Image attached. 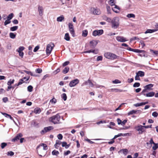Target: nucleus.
Returning a JSON list of instances; mask_svg holds the SVG:
<instances>
[{
	"label": "nucleus",
	"instance_id": "f257e3e1",
	"mask_svg": "<svg viewBox=\"0 0 158 158\" xmlns=\"http://www.w3.org/2000/svg\"><path fill=\"white\" fill-rule=\"evenodd\" d=\"M60 119L61 117L59 114H58L50 117L49 118V121L54 124H59L61 123Z\"/></svg>",
	"mask_w": 158,
	"mask_h": 158
},
{
	"label": "nucleus",
	"instance_id": "f03ea898",
	"mask_svg": "<svg viewBox=\"0 0 158 158\" xmlns=\"http://www.w3.org/2000/svg\"><path fill=\"white\" fill-rule=\"evenodd\" d=\"M111 27L114 29L117 28L119 26V18L117 17L114 18L111 20Z\"/></svg>",
	"mask_w": 158,
	"mask_h": 158
},
{
	"label": "nucleus",
	"instance_id": "7ed1b4c3",
	"mask_svg": "<svg viewBox=\"0 0 158 158\" xmlns=\"http://www.w3.org/2000/svg\"><path fill=\"white\" fill-rule=\"evenodd\" d=\"M54 46L53 43H52L48 44L46 48V54L48 55H49Z\"/></svg>",
	"mask_w": 158,
	"mask_h": 158
},
{
	"label": "nucleus",
	"instance_id": "20e7f679",
	"mask_svg": "<svg viewBox=\"0 0 158 158\" xmlns=\"http://www.w3.org/2000/svg\"><path fill=\"white\" fill-rule=\"evenodd\" d=\"M135 129L136 131L139 132V134H142L145 131L143 126L141 125L135 126Z\"/></svg>",
	"mask_w": 158,
	"mask_h": 158
},
{
	"label": "nucleus",
	"instance_id": "39448f33",
	"mask_svg": "<svg viewBox=\"0 0 158 158\" xmlns=\"http://www.w3.org/2000/svg\"><path fill=\"white\" fill-rule=\"evenodd\" d=\"M53 129V127L52 126L45 127L44 128V129L41 131L40 133L42 135H44L46 133L49 132Z\"/></svg>",
	"mask_w": 158,
	"mask_h": 158
},
{
	"label": "nucleus",
	"instance_id": "423d86ee",
	"mask_svg": "<svg viewBox=\"0 0 158 158\" xmlns=\"http://www.w3.org/2000/svg\"><path fill=\"white\" fill-rule=\"evenodd\" d=\"M79 82V80L77 79H76L70 81L69 85L70 87L75 86Z\"/></svg>",
	"mask_w": 158,
	"mask_h": 158
},
{
	"label": "nucleus",
	"instance_id": "0eeeda50",
	"mask_svg": "<svg viewBox=\"0 0 158 158\" xmlns=\"http://www.w3.org/2000/svg\"><path fill=\"white\" fill-rule=\"evenodd\" d=\"M103 33V31L102 29L95 30L93 32V35L94 36L97 35H100Z\"/></svg>",
	"mask_w": 158,
	"mask_h": 158
},
{
	"label": "nucleus",
	"instance_id": "6e6552de",
	"mask_svg": "<svg viewBox=\"0 0 158 158\" xmlns=\"http://www.w3.org/2000/svg\"><path fill=\"white\" fill-rule=\"evenodd\" d=\"M116 39L118 42H124L127 40L124 37L120 36H117L116 38Z\"/></svg>",
	"mask_w": 158,
	"mask_h": 158
},
{
	"label": "nucleus",
	"instance_id": "1a4fd4ad",
	"mask_svg": "<svg viewBox=\"0 0 158 158\" xmlns=\"http://www.w3.org/2000/svg\"><path fill=\"white\" fill-rule=\"evenodd\" d=\"M92 11L94 15H99L101 13L100 10L97 8H93L92 9Z\"/></svg>",
	"mask_w": 158,
	"mask_h": 158
},
{
	"label": "nucleus",
	"instance_id": "9d476101",
	"mask_svg": "<svg viewBox=\"0 0 158 158\" xmlns=\"http://www.w3.org/2000/svg\"><path fill=\"white\" fill-rule=\"evenodd\" d=\"M98 43V41L95 40H93L90 42V47L91 48H94Z\"/></svg>",
	"mask_w": 158,
	"mask_h": 158
},
{
	"label": "nucleus",
	"instance_id": "9b49d317",
	"mask_svg": "<svg viewBox=\"0 0 158 158\" xmlns=\"http://www.w3.org/2000/svg\"><path fill=\"white\" fill-rule=\"evenodd\" d=\"M89 85L91 87H93L94 86L93 84L91 82L90 80L89 79L88 80L85 81V82L83 83L82 84L81 86H83L85 85Z\"/></svg>",
	"mask_w": 158,
	"mask_h": 158
},
{
	"label": "nucleus",
	"instance_id": "f8f14e48",
	"mask_svg": "<svg viewBox=\"0 0 158 158\" xmlns=\"http://www.w3.org/2000/svg\"><path fill=\"white\" fill-rule=\"evenodd\" d=\"M23 136V135L22 133H20L18 134L15 137L14 139H12V142H15L19 140L20 138Z\"/></svg>",
	"mask_w": 158,
	"mask_h": 158
},
{
	"label": "nucleus",
	"instance_id": "ddd939ff",
	"mask_svg": "<svg viewBox=\"0 0 158 158\" xmlns=\"http://www.w3.org/2000/svg\"><path fill=\"white\" fill-rule=\"evenodd\" d=\"M38 11L39 12V15L41 16L43 15V9L41 6H39L38 7Z\"/></svg>",
	"mask_w": 158,
	"mask_h": 158
},
{
	"label": "nucleus",
	"instance_id": "4468645a",
	"mask_svg": "<svg viewBox=\"0 0 158 158\" xmlns=\"http://www.w3.org/2000/svg\"><path fill=\"white\" fill-rule=\"evenodd\" d=\"M157 29H147L146 31L144 32L145 34H147L148 33H153L154 32L156 31H158Z\"/></svg>",
	"mask_w": 158,
	"mask_h": 158
},
{
	"label": "nucleus",
	"instance_id": "2eb2a0df",
	"mask_svg": "<svg viewBox=\"0 0 158 158\" xmlns=\"http://www.w3.org/2000/svg\"><path fill=\"white\" fill-rule=\"evenodd\" d=\"M132 52L136 53H143V55L144 56V53L145 52L144 50H140L138 49H133V50H132Z\"/></svg>",
	"mask_w": 158,
	"mask_h": 158
},
{
	"label": "nucleus",
	"instance_id": "dca6fc26",
	"mask_svg": "<svg viewBox=\"0 0 158 158\" xmlns=\"http://www.w3.org/2000/svg\"><path fill=\"white\" fill-rule=\"evenodd\" d=\"M40 146H43V149L44 150H46L48 149V147L47 145L44 143H42L40 144L39 145H38L37 147V149H38L39 148Z\"/></svg>",
	"mask_w": 158,
	"mask_h": 158
},
{
	"label": "nucleus",
	"instance_id": "f3484780",
	"mask_svg": "<svg viewBox=\"0 0 158 158\" xmlns=\"http://www.w3.org/2000/svg\"><path fill=\"white\" fill-rule=\"evenodd\" d=\"M155 94V93L152 91L146 94L145 96L147 97H152Z\"/></svg>",
	"mask_w": 158,
	"mask_h": 158
},
{
	"label": "nucleus",
	"instance_id": "a211bd4d",
	"mask_svg": "<svg viewBox=\"0 0 158 158\" xmlns=\"http://www.w3.org/2000/svg\"><path fill=\"white\" fill-rule=\"evenodd\" d=\"M153 85L152 84H150L144 86V88H146L148 90L152 89L151 88L153 87Z\"/></svg>",
	"mask_w": 158,
	"mask_h": 158
},
{
	"label": "nucleus",
	"instance_id": "6ab92c4d",
	"mask_svg": "<svg viewBox=\"0 0 158 158\" xmlns=\"http://www.w3.org/2000/svg\"><path fill=\"white\" fill-rule=\"evenodd\" d=\"M62 147H64L66 149H67L70 146V144H67L66 142H62Z\"/></svg>",
	"mask_w": 158,
	"mask_h": 158
},
{
	"label": "nucleus",
	"instance_id": "aec40b11",
	"mask_svg": "<svg viewBox=\"0 0 158 158\" xmlns=\"http://www.w3.org/2000/svg\"><path fill=\"white\" fill-rule=\"evenodd\" d=\"M111 55H110L111 58L110 59L112 60H114L116 59H119V56H117L115 54L111 53Z\"/></svg>",
	"mask_w": 158,
	"mask_h": 158
},
{
	"label": "nucleus",
	"instance_id": "412c9836",
	"mask_svg": "<svg viewBox=\"0 0 158 158\" xmlns=\"http://www.w3.org/2000/svg\"><path fill=\"white\" fill-rule=\"evenodd\" d=\"M1 114L4 115L5 117L7 118H10L11 120H13V118L10 115V114H9L7 113H3V112H1Z\"/></svg>",
	"mask_w": 158,
	"mask_h": 158
},
{
	"label": "nucleus",
	"instance_id": "4be33fe9",
	"mask_svg": "<svg viewBox=\"0 0 158 158\" xmlns=\"http://www.w3.org/2000/svg\"><path fill=\"white\" fill-rule=\"evenodd\" d=\"M64 39L67 41H69L70 40V37L68 33H67L65 34Z\"/></svg>",
	"mask_w": 158,
	"mask_h": 158
},
{
	"label": "nucleus",
	"instance_id": "5701e85b",
	"mask_svg": "<svg viewBox=\"0 0 158 158\" xmlns=\"http://www.w3.org/2000/svg\"><path fill=\"white\" fill-rule=\"evenodd\" d=\"M139 110H132L130 111L128 113V115H130L133 114H136L138 112H139Z\"/></svg>",
	"mask_w": 158,
	"mask_h": 158
},
{
	"label": "nucleus",
	"instance_id": "b1692460",
	"mask_svg": "<svg viewBox=\"0 0 158 158\" xmlns=\"http://www.w3.org/2000/svg\"><path fill=\"white\" fill-rule=\"evenodd\" d=\"M136 74L140 77H143L144 76V73L142 71H139L136 73Z\"/></svg>",
	"mask_w": 158,
	"mask_h": 158
},
{
	"label": "nucleus",
	"instance_id": "393cba45",
	"mask_svg": "<svg viewBox=\"0 0 158 158\" xmlns=\"http://www.w3.org/2000/svg\"><path fill=\"white\" fill-rule=\"evenodd\" d=\"M69 70V67L67 66L65 67L64 69L62 71V73L64 74L67 73Z\"/></svg>",
	"mask_w": 158,
	"mask_h": 158
},
{
	"label": "nucleus",
	"instance_id": "a878e982",
	"mask_svg": "<svg viewBox=\"0 0 158 158\" xmlns=\"http://www.w3.org/2000/svg\"><path fill=\"white\" fill-rule=\"evenodd\" d=\"M69 32L72 35V36L73 37H74L75 36V32L74 29V28H72L71 29H69Z\"/></svg>",
	"mask_w": 158,
	"mask_h": 158
},
{
	"label": "nucleus",
	"instance_id": "bb28decb",
	"mask_svg": "<svg viewBox=\"0 0 158 158\" xmlns=\"http://www.w3.org/2000/svg\"><path fill=\"white\" fill-rule=\"evenodd\" d=\"M41 111V109L39 108H36L34 110V112L36 114H39Z\"/></svg>",
	"mask_w": 158,
	"mask_h": 158
},
{
	"label": "nucleus",
	"instance_id": "cd10ccee",
	"mask_svg": "<svg viewBox=\"0 0 158 158\" xmlns=\"http://www.w3.org/2000/svg\"><path fill=\"white\" fill-rule=\"evenodd\" d=\"M111 53L110 52L106 53L104 54V56L105 57L108 59H110L111 57L110 55H111Z\"/></svg>",
	"mask_w": 158,
	"mask_h": 158
},
{
	"label": "nucleus",
	"instance_id": "c85d7f7f",
	"mask_svg": "<svg viewBox=\"0 0 158 158\" xmlns=\"http://www.w3.org/2000/svg\"><path fill=\"white\" fill-rule=\"evenodd\" d=\"M88 34V31L87 30H85L83 31L82 33V36L84 37H86Z\"/></svg>",
	"mask_w": 158,
	"mask_h": 158
},
{
	"label": "nucleus",
	"instance_id": "c756f323",
	"mask_svg": "<svg viewBox=\"0 0 158 158\" xmlns=\"http://www.w3.org/2000/svg\"><path fill=\"white\" fill-rule=\"evenodd\" d=\"M23 71L24 72H25L26 73H27L28 74L30 75L31 76H36V75H35V74H33V73H32V72H31L30 71H27V70H24Z\"/></svg>",
	"mask_w": 158,
	"mask_h": 158
},
{
	"label": "nucleus",
	"instance_id": "7c9ffc66",
	"mask_svg": "<svg viewBox=\"0 0 158 158\" xmlns=\"http://www.w3.org/2000/svg\"><path fill=\"white\" fill-rule=\"evenodd\" d=\"M18 26H14L11 27L10 28V31H16L18 29Z\"/></svg>",
	"mask_w": 158,
	"mask_h": 158
},
{
	"label": "nucleus",
	"instance_id": "2f4dec72",
	"mask_svg": "<svg viewBox=\"0 0 158 158\" xmlns=\"http://www.w3.org/2000/svg\"><path fill=\"white\" fill-rule=\"evenodd\" d=\"M64 19V16L61 15L60 17H57V21L61 22Z\"/></svg>",
	"mask_w": 158,
	"mask_h": 158
},
{
	"label": "nucleus",
	"instance_id": "473e14b6",
	"mask_svg": "<svg viewBox=\"0 0 158 158\" xmlns=\"http://www.w3.org/2000/svg\"><path fill=\"white\" fill-rule=\"evenodd\" d=\"M120 151L121 152H123V154L125 155H126L128 153V150L127 149H121L120 150Z\"/></svg>",
	"mask_w": 158,
	"mask_h": 158
},
{
	"label": "nucleus",
	"instance_id": "72a5a7b5",
	"mask_svg": "<svg viewBox=\"0 0 158 158\" xmlns=\"http://www.w3.org/2000/svg\"><path fill=\"white\" fill-rule=\"evenodd\" d=\"M10 37L12 39H14L16 36V34L12 32H10L9 34Z\"/></svg>",
	"mask_w": 158,
	"mask_h": 158
},
{
	"label": "nucleus",
	"instance_id": "f704fd0d",
	"mask_svg": "<svg viewBox=\"0 0 158 158\" xmlns=\"http://www.w3.org/2000/svg\"><path fill=\"white\" fill-rule=\"evenodd\" d=\"M61 98L64 101H66L67 99V96L65 93H63L61 95Z\"/></svg>",
	"mask_w": 158,
	"mask_h": 158
},
{
	"label": "nucleus",
	"instance_id": "c9c22d12",
	"mask_svg": "<svg viewBox=\"0 0 158 158\" xmlns=\"http://www.w3.org/2000/svg\"><path fill=\"white\" fill-rule=\"evenodd\" d=\"M127 17L128 18H135V15L134 14H129L127 15Z\"/></svg>",
	"mask_w": 158,
	"mask_h": 158
},
{
	"label": "nucleus",
	"instance_id": "e433bc0d",
	"mask_svg": "<svg viewBox=\"0 0 158 158\" xmlns=\"http://www.w3.org/2000/svg\"><path fill=\"white\" fill-rule=\"evenodd\" d=\"M52 154L53 155L57 156L59 154V152L58 151L54 150L52 152Z\"/></svg>",
	"mask_w": 158,
	"mask_h": 158
},
{
	"label": "nucleus",
	"instance_id": "4c0bfd02",
	"mask_svg": "<svg viewBox=\"0 0 158 158\" xmlns=\"http://www.w3.org/2000/svg\"><path fill=\"white\" fill-rule=\"evenodd\" d=\"M15 81V80L14 79H12L11 80L10 79L7 83V84L8 85H10L12 84H13L14 83Z\"/></svg>",
	"mask_w": 158,
	"mask_h": 158
},
{
	"label": "nucleus",
	"instance_id": "58836bf2",
	"mask_svg": "<svg viewBox=\"0 0 158 158\" xmlns=\"http://www.w3.org/2000/svg\"><path fill=\"white\" fill-rule=\"evenodd\" d=\"M148 89H146V88H144L142 91L141 92V94L144 96H145L146 94H145V93L148 92Z\"/></svg>",
	"mask_w": 158,
	"mask_h": 158
},
{
	"label": "nucleus",
	"instance_id": "ea45409f",
	"mask_svg": "<svg viewBox=\"0 0 158 158\" xmlns=\"http://www.w3.org/2000/svg\"><path fill=\"white\" fill-rule=\"evenodd\" d=\"M106 10L108 14H111V9L110 7L109 6H106Z\"/></svg>",
	"mask_w": 158,
	"mask_h": 158
},
{
	"label": "nucleus",
	"instance_id": "a19ab883",
	"mask_svg": "<svg viewBox=\"0 0 158 158\" xmlns=\"http://www.w3.org/2000/svg\"><path fill=\"white\" fill-rule=\"evenodd\" d=\"M154 144V146L152 147V149L154 150H156L158 148V143H155Z\"/></svg>",
	"mask_w": 158,
	"mask_h": 158
},
{
	"label": "nucleus",
	"instance_id": "79ce46f5",
	"mask_svg": "<svg viewBox=\"0 0 158 158\" xmlns=\"http://www.w3.org/2000/svg\"><path fill=\"white\" fill-rule=\"evenodd\" d=\"M33 87L31 85L28 86L27 88V90L29 92H32L33 90Z\"/></svg>",
	"mask_w": 158,
	"mask_h": 158
},
{
	"label": "nucleus",
	"instance_id": "37998d69",
	"mask_svg": "<svg viewBox=\"0 0 158 158\" xmlns=\"http://www.w3.org/2000/svg\"><path fill=\"white\" fill-rule=\"evenodd\" d=\"M24 49V48L23 47L21 46L18 49H17L16 51L19 52H22V51Z\"/></svg>",
	"mask_w": 158,
	"mask_h": 158
},
{
	"label": "nucleus",
	"instance_id": "c03bdc74",
	"mask_svg": "<svg viewBox=\"0 0 158 158\" xmlns=\"http://www.w3.org/2000/svg\"><path fill=\"white\" fill-rule=\"evenodd\" d=\"M30 77H28L27 78L26 77H24L23 78L21 79L23 80V82H27V81L29 80Z\"/></svg>",
	"mask_w": 158,
	"mask_h": 158
},
{
	"label": "nucleus",
	"instance_id": "a18cd8bd",
	"mask_svg": "<svg viewBox=\"0 0 158 158\" xmlns=\"http://www.w3.org/2000/svg\"><path fill=\"white\" fill-rule=\"evenodd\" d=\"M13 13H11L8 15L7 17V19L10 20L13 18Z\"/></svg>",
	"mask_w": 158,
	"mask_h": 158
},
{
	"label": "nucleus",
	"instance_id": "49530a36",
	"mask_svg": "<svg viewBox=\"0 0 158 158\" xmlns=\"http://www.w3.org/2000/svg\"><path fill=\"white\" fill-rule=\"evenodd\" d=\"M7 145V144L6 143H2L1 144V147L2 149H4L5 147Z\"/></svg>",
	"mask_w": 158,
	"mask_h": 158
},
{
	"label": "nucleus",
	"instance_id": "de8ad7c7",
	"mask_svg": "<svg viewBox=\"0 0 158 158\" xmlns=\"http://www.w3.org/2000/svg\"><path fill=\"white\" fill-rule=\"evenodd\" d=\"M140 84L139 82L135 83L133 85V86L134 87H138L140 86Z\"/></svg>",
	"mask_w": 158,
	"mask_h": 158
},
{
	"label": "nucleus",
	"instance_id": "09e8293b",
	"mask_svg": "<svg viewBox=\"0 0 158 158\" xmlns=\"http://www.w3.org/2000/svg\"><path fill=\"white\" fill-rule=\"evenodd\" d=\"M10 22L11 21H10V20L7 19L4 22V25H6L10 23Z\"/></svg>",
	"mask_w": 158,
	"mask_h": 158
},
{
	"label": "nucleus",
	"instance_id": "8fccbe9b",
	"mask_svg": "<svg viewBox=\"0 0 158 158\" xmlns=\"http://www.w3.org/2000/svg\"><path fill=\"white\" fill-rule=\"evenodd\" d=\"M50 102L52 103L55 104L56 102V100L55 98H53L52 99L50 100Z\"/></svg>",
	"mask_w": 158,
	"mask_h": 158
},
{
	"label": "nucleus",
	"instance_id": "3c124183",
	"mask_svg": "<svg viewBox=\"0 0 158 158\" xmlns=\"http://www.w3.org/2000/svg\"><path fill=\"white\" fill-rule=\"evenodd\" d=\"M42 70L41 69L38 68L36 69L35 70V72L36 73H41L42 72Z\"/></svg>",
	"mask_w": 158,
	"mask_h": 158
},
{
	"label": "nucleus",
	"instance_id": "603ef678",
	"mask_svg": "<svg viewBox=\"0 0 158 158\" xmlns=\"http://www.w3.org/2000/svg\"><path fill=\"white\" fill-rule=\"evenodd\" d=\"M60 68H58L56 70H55L53 72V73L54 74H56L58 73H59L60 72Z\"/></svg>",
	"mask_w": 158,
	"mask_h": 158
},
{
	"label": "nucleus",
	"instance_id": "864d4df0",
	"mask_svg": "<svg viewBox=\"0 0 158 158\" xmlns=\"http://www.w3.org/2000/svg\"><path fill=\"white\" fill-rule=\"evenodd\" d=\"M134 105L136 107L143 106L142 102L140 103H137L136 104H134Z\"/></svg>",
	"mask_w": 158,
	"mask_h": 158
},
{
	"label": "nucleus",
	"instance_id": "5fc2aeb1",
	"mask_svg": "<svg viewBox=\"0 0 158 158\" xmlns=\"http://www.w3.org/2000/svg\"><path fill=\"white\" fill-rule=\"evenodd\" d=\"M112 83L114 84H118L121 83V81L118 80L116 79L112 81Z\"/></svg>",
	"mask_w": 158,
	"mask_h": 158
},
{
	"label": "nucleus",
	"instance_id": "6e6d98bb",
	"mask_svg": "<svg viewBox=\"0 0 158 158\" xmlns=\"http://www.w3.org/2000/svg\"><path fill=\"white\" fill-rule=\"evenodd\" d=\"M69 61H66L64 62L62 64L63 67H65L69 64Z\"/></svg>",
	"mask_w": 158,
	"mask_h": 158
},
{
	"label": "nucleus",
	"instance_id": "4d7b16f0",
	"mask_svg": "<svg viewBox=\"0 0 158 158\" xmlns=\"http://www.w3.org/2000/svg\"><path fill=\"white\" fill-rule=\"evenodd\" d=\"M155 143L154 142L152 138H151L150 141H149V143H148V142L147 143V144H154Z\"/></svg>",
	"mask_w": 158,
	"mask_h": 158
},
{
	"label": "nucleus",
	"instance_id": "13d9d810",
	"mask_svg": "<svg viewBox=\"0 0 158 158\" xmlns=\"http://www.w3.org/2000/svg\"><path fill=\"white\" fill-rule=\"evenodd\" d=\"M69 29L74 28L73 24L72 23H69L68 25Z\"/></svg>",
	"mask_w": 158,
	"mask_h": 158
},
{
	"label": "nucleus",
	"instance_id": "bf43d9fd",
	"mask_svg": "<svg viewBox=\"0 0 158 158\" xmlns=\"http://www.w3.org/2000/svg\"><path fill=\"white\" fill-rule=\"evenodd\" d=\"M109 3L110 4L111 6H113L114 5V0H110Z\"/></svg>",
	"mask_w": 158,
	"mask_h": 158
},
{
	"label": "nucleus",
	"instance_id": "052dcab7",
	"mask_svg": "<svg viewBox=\"0 0 158 158\" xmlns=\"http://www.w3.org/2000/svg\"><path fill=\"white\" fill-rule=\"evenodd\" d=\"M14 152L12 151L8 152H7V155L10 156H13L14 155Z\"/></svg>",
	"mask_w": 158,
	"mask_h": 158
},
{
	"label": "nucleus",
	"instance_id": "680f3d73",
	"mask_svg": "<svg viewBox=\"0 0 158 158\" xmlns=\"http://www.w3.org/2000/svg\"><path fill=\"white\" fill-rule=\"evenodd\" d=\"M58 138L59 139H62L63 138V136L61 134H59L57 135Z\"/></svg>",
	"mask_w": 158,
	"mask_h": 158
},
{
	"label": "nucleus",
	"instance_id": "e2e57ef3",
	"mask_svg": "<svg viewBox=\"0 0 158 158\" xmlns=\"http://www.w3.org/2000/svg\"><path fill=\"white\" fill-rule=\"evenodd\" d=\"M127 120L125 119L123 121H122V123L121 124V125H122L123 126H124V125L127 122Z\"/></svg>",
	"mask_w": 158,
	"mask_h": 158
},
{
	"label": "nucleus",
	"instance_id": "0e129e2a",
	"mask_svg": "<svg viewBox=\"0 0 158 158\" xmlns=\"http://www.w3.org/2000/svg\"><path fill=\"white\" fill-rule=\"evenodd\" d=\"M71 153V152L69 150H68L66 152H64V156H67L69 155Z\"/></svg>",
	"mask_w": 158,
	"mask_h": 158
},
{
	"label": "nucleus",
	"instance_id": "69168bd1",
	"mask_svg": "<svg viewBox=\"0 0 158 158\" xmlns=\"http://www.w3.org/2000/svg\"><path fill=\"white\" fill-rule=\"evenodd\" d=\"M158 113L156 112H154L152 113V115L155 117H156L158 116Z\"/></svg>",
	"mask_w": 158,
	"mask_h": 158
},
{
	"label": "nucleus",
	"instance_id": "338daca9",
	"mask_svg": "<svg viewBox=\"0 0 158 158\" xmlns=\"http://www.w3.org/2000/svg\"><path fill=\"white\" fill-rule=\"evenodd\" d=\"M102 60V56H98L97 58V61Z\"/></svg>",
	"mask_w": 158,
	"mask_h": 158
},
{
	"label": "nucleus",
	"instance_id": "774afa93",
	"mask_svg": "<svg viewBox=\"0 0 158 158\" xmlns=\"http://www.w3.org/2000/svg\"><path fill=\"white\" fill-rule=\"evenodd\" d=\"M39 48H40L39 46H36L34 48L33 51L34 52H37L38 51V50L39 49Z\"/></svg>",
	"mask_w": 158,
	"mask_h": 158
}]
</instances>
